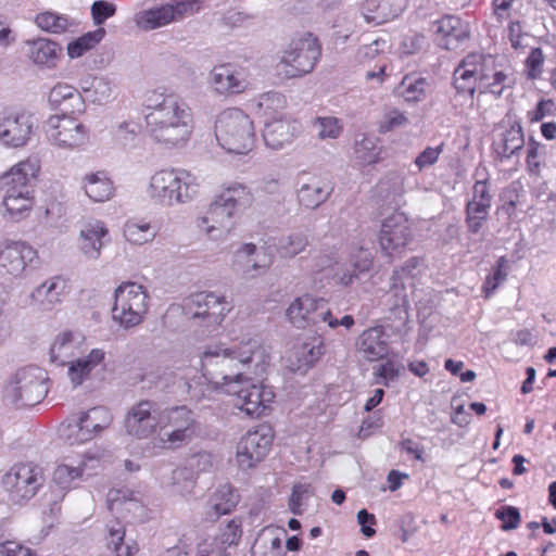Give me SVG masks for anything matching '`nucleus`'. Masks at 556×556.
<instances>
[{
  "label": "nucleus",
  "instance_id": "f257e3e1",
  "mask_svg": "<svg viewBox=\"0 0 556 556\" xmlns=\"http://www.w3.org/2000/svg\"><path fill=\"white\" fill-rule=\"evenodd\" d=\"M148 102L144 117L151 139L165 148L185 146L193 129L189 106L172 94H154Z\"/></svg>",
  "mask_w": 556,
  "mask_h": 556
},
{
  "label": "nucleus",
  "instance_id": "f03ea898",
  "mask_svg": "<svg viewBox=\"0 0 556 556\" xmlns=\"http://www.w3.org/2000/svg\"><path fill=\"white\" fill-rule=\"evenodd\" d=\"M255 358L264 362V352L260 342L250 339L238 350L225 349L223 345H210L201 357L203 376L216 387L225 386L243 377L241 370L247 364Z\"/></svg>",
  "mask_w": 556,
  "mask_h": 556
},
{
  "label": "nucleus",
  "instance_id": "7ed1b4c3",
  "mask_svg": "<svg viewBox=\"0 0 556 556\" xmlns=\"http://www.w3.org/2000/svg\"><path fill=\"white\" fill-rule=\"evenodd\" d=\"M251 201L252 197L247 187L240 184L230 186L215 198L206 215L198 219V227L210 236L218 229L229 233L235 218Z\"/></svg>",
  "mask_w": 556,
  "mask_h": 556
},
{
  "label": "nucleus",
  "instance_id": "20e7f679",
  "mask_svg": "<svg viewBox=\"0 0 556 556\" xmlns=\"http://www.w3.org/2000/svg\"><path fill=\"white\" fill-rule=\"evenodd\" d=\"M197 192L195 177L182 169H161L151 176L148 187L149 198L162 206L187 203Z\"/></svg>",
  "mask_w": 556,
  "mask_h": 556
},
{
  "label": "nucleus",
  "instance_id": "39448f33",
  "mask_svg": "<svg viewBox=\"0 0 556 556\" xmlns=\"http://www.w3.org/2000/svg\"><path fill=\"white\" fill-rule=\"evenodd\" d=\"M215 137L228 153L247 154L255 142L253 122L240 109L225 110L215 121Z\"/></svg>",
  "mask_w": 556,
  "mask_h": 556
},
{
  "label": "nucleus",
  "instance_id": "423d86ee",
  "mask_svg": "<svg viewBox=\"0 0 556 556\" xmlns=\"http://www.w3.org/2000/svg\"><path fill=\"white\" fill-rule=\"evenodd\" d=\"M48 375L36 366L18 368L13 372L3 390L4 399L17 408L39 404L48 394Z\"/></svg>",
  "mask_w": 556,
  "mask_h": 556
},
{
  "label": "nucleus",
  "instance_id": "0eeeda50",
  "mask_svg": "<svg viewBox=\"0 0 556 556\" xmlns=\"http://www.w3.org/2000/svg\"><path fill=\"white\" fill-rule=\"evenodd\" d=\"M201 431L197 414L186 405L162 410L159 439L170 448L189 444Z\"/></svg>",
  "mask_w": 556,
  "mask_h": 556
},
{
  "label": "nucleus",
  "instance_id": "6e6552de",
  "mask_svg": "<svg viewBox=\"0 0 556 556\" xmlns=\"http://www.w3.org/2000/svg\"><path fill=\"white\" fill-rule=\"evenodd\" d=\"M321 55V46L313 34L293 38L281 52L278 67H283L288 78L302 77L311 73Z\"/></svg>",
  "mask_w": 556,
  "mask_h": 556
},
{
  "label": "nucleus",
  "instance_id": "1a4fd4ad",
  "mask_svg": "<svg viewBox=\"0 0 556 556\" xmlns=\"http://www.w3.org/2000/svg\"><path fill=\"white\" fill-rule=\"evenodd\" d=\"M112 318L125 329L139 325L148 311V294L142 286L126 282L114 292Z\"/></svg>",
  "mask_w": 556,
  "mask_h": 556
},
{
  "label": "nucleus",
  "instance_id": "9d476101",
  "mask_svg": "<svg viewBox=\"0 0 556 556\" xmlns=\"http://www.w3.org/2000/svg\"><path fill=\"white\" fill-rule=\"evenodd\" d=\"M111 422L112 415L108 408L92 407L81 413L79 417L68 418L67 424L62 426L61 435L71 445L85 443L106 429Z\"/></svg>",
  "mask_w": 556,
  "mask_h": 556
},
{
  "label": "nucleus",
  "instance_id": "9b49d317",
  "mask_svg": "<svg viewBox=\"0 0 556 556\" xmlns=\"http://www.w3.org/2000/svg\"><path fill=\"white\" fill-rule=\"evenodd\" d=\"M198 11L195 0H172L136 14L137 26L146 31L179 23Z\"/></svg>",
  "mask_w": 556,
  "mask_h": 556
},
{
  "label": "nucleus",
  "instance_id": "f8f14e48",
  "mask_svg": "<svg viewBox=\"0 0 556 556\" xmlns=\"http://www.w3.org/2000/svg\"><path fill=\"white\" fill-rule=\"evenodd\" d=\"M184 311L190 319L199 320L206 328H215L230 307L223 296L213 292H198L185 300Z\"/></svg>",
  "mask_w": 556,
  "mask_h": 556
},
{
  "label": "nucleus",
  "instance_id": "ddd939ff",
  "mask_svg": "<svg viewBox=\"0 0 556 556\" xmlns=\"http://www.w3.org/2000/svg\"><path fill=\"white\" fill-rule=\"evenodd\" d=\"M49 141L62 149H74L85 144L88 128L73 116L51 115L45 125Z\"/></svg>",
  "mask_w": 556,
  "mask_h": 556
},
{
  "label": "nucleus",
  "instance_id": "4468645a",
  "mask_svg": "<svg viewBox=\"0 0 556 556\" xmlns=\"http://www.w3.org/2000/svg\"><path fill=\"white\" fill-rule=\"evenodd\" d=\"M227 392L236 395V405L252 417L263 415L275 397L271 389L252 383L250 379L243 377L230 383Z\"/></svg>",
  "mask_w": 556,
  "mask_h": 556
},
{
  "label": "nucleus",
  "instance_id": "2eb2a0df",
  "mask_svg": "<svg viewBox=\"0 0 556 556\" xmlns=\"http://www.w3.org/2000/svg\"><path fill=\"white\" fill-rule=\"evenodd\" d=\"M3 485L13 502L31 498L43 483L42 471L31 464L13 466L3 477Z\"/></svg>",
  "mask_w": 556,
  "mask_h": 556
},
{
  "label": "nucleus",
  "instance_id": "dca6fc26",
  "mask_svg": "<svg viewBox=\"0 0 556 556\" xmlns=\"http://www.w3.org/2000/svg\"><path fill=\"white\" fill-rule=\"evenodd\" d=\"M412 241V226L404 213L394 212L382 222L379 244L386 255L401 254Z\"/></svg>",
  "mask_w": 556,
  "mask_h": 556
},
{
  "label": "nucleus",
  "instance_id": "f3484780",
  "mask_svg": "<svg viewBox=\"0 0 556 556\" xmlns=\"http://www.w3.org/2000/svg\"><path fill=\"white\" fill-rule=\"evenodd\" d=\"M35 124L30 114L20 111L0 113V144L5 148L25 147L34 132Z\"/></svg>",
  "mask_w": 556,
  "mask_h": 556
},
{
  "label": "nucleus",
  "instance_id": "a211bd4d",
  "mask_svg": "<svg viewBox=\"0 0 556 556\" xmlns=\"http://www.w3.org/2000/svg\"><path fill=\"white\" fill-rule=\"evenodd\" d=\"M162 410L152 401H140L132 406L125 419V427L128 434L137 439H147L154 434L157 429L161 431Z\"/></svg>",
  "mask_w": 556,
  "mask_h": 556
},
{
  "label": "nucleus",
  "instance_id": "6ab92c4d",
  "mask_svg": "<svg viewBox=\"0 0 556 556\" xmlns=\"http://www.w3.org/2000/svg\"><path fill=\"white\" fill-rule=\"evenodd\" d=\"M39 162L36 159L24 160L14 165L0 177V189L3 194L33 197L34 182L39 172Z\"/></svg>",
  "mask_w": 556,
  "mask_h": 556
},
{
  "label": "nucleus",
  "instance_id": "aec40b11",
  "mask_svg": "<svg viewBox=\"0 0 556 556\" xmlns=\"http://www.w3.org/2000/svg\"><path fill=\"white\" fill-rule=\"evenodd\" d=\"M265 430V428H261L249 431L238 443L236 458L241 469L253 468L267 455L271 444V435Z\"/></svg>",
  "mask_w": 556,
  "mask_h": 556
},
{
  "label": "nucleus",
  "instance_id": "412c9836",
  "mask_svg": "<svg viewBox=\"0 0 556 556\" xmlns=\"http://www.w3.org/2000/svg\"><path fill=\"white\" fill-rule=\"evenodd\" d=\"M484 55L482 53H470L455 68L453 85L458 93H468L472 97L477 89V81L484 77Z\"/></svg>",
  "mask_w": 556,
  "mask_h": 556
},
{
  "label": "nucleus",
  "instance_id": "4be33fe9",
  "mask_svg": "<svg viewBox=\"0 0 556 556\" xmlns=\"http://www.w3.org/2000/svg\"><path fill=\"white\" fill-rule=\"evenodd\" d=\"M273 264V255L265 248L245 243L233 255V267L245 277L265 273Z\"/></svg>",
  "mask_w": 556,
  "mask_h": 556
},
{
  "label": "nucleus",
  "instance_id": "5701e85b",
  "mask_svg": "<svg viewBox=\"0 0 556 556\" xmlns=\"http://www.w3.org/2000/svg\"><path fill=\"white\" fill-rule=\"evenodd\" d=\"M438 45L446 50H457L469 40V26L454 15H446L433 23Z\"/></svg>",
  "mask_w": 556,
  "mask_h": 556
},
{
  "label": "nucleus",
  "instance_id": "b1692460",
  "mask_svg": "<svg viewBox=\"0 0 556 556\" xmlns=\"http://www.w3.org/2000/svg\"><path fill=\"white\" fill-rule=\"evenodd\" d=\"M300 132L301 124L298 121L279 116L265 122L263 138L268 148L280 150Z\"/></svg>",
  "mask_w": 556,
  "mask_h": 556
},
{
  "label": "nucleus",
  "instance_id": "393cba45",
  "mask_svg": "<svg viewBox=\"0 0 556 556\" xmlns=\"http://www.w3.org/2000/svg\"><path fill=\"white\" fill-rule=\"evenodd\" d=\"M37 260V252L30 245L21 241L5 244L0 252V264L13 276L21 275L27 266Z\"/></svg>",
  "mask_w": 556,
  "mask_h": 556
},
{
  "label": "nucleus",
  "instance_id": "a878e982",
  "mask_svg": "<svg viewBox=\"0 0 556 556\" xmlns=\"http://www.w3.org/2000/svg\"><path fill=\"white\" fill-rule=\"evenodd\" d=\"M66 290V280L60 276L52 277L38 286L30 294V305L39 311H51Z\"/></svg>",
  "mask_w": 556,
  "mask_h": 556
},
{
  "label": "nucleus",
  "instance_id": "bb28decb",
  "mask_svg": "<svg viewBox=\"0 0 556 556\" xmlns=\"http://www.w3.org/2000/svg\"><path fill=\"white\" fill-rule=\"evenodd\" d=\"M356 346L363 357L369 362L378 361L388 355V336L382 327L369 328L362 332Z\"/></svg>",
  "mask_w": 556,
  "mask_h": 556
},
{
  "label": "nucleus",
  "instance_id": "cd10ccee",
  "mask_svg": "<svg viewBox=\"0 0 556 556\" xmlns=\"http://www.w3.org/2000/svg\"><path fill=\"white\" fill-rule=\"evenodd\" d=\"M109 240V231L100 220L87 223L79 233V248L89 258L96 260Z\"/></svg>",
  "mask_w": 556,
  "mask_h": 556
},
{
  "label": "nucleus",
  "instance_id": "c85d7f7f",
  "mask_svg": "<svg viewBox=\"0 0 556 556\" xmlns=\"http://www.w3.org/2000/svg\"><path fill=\"white\" fill-rule=\"evenodd\" d=\"M104 359L105 352L102 349H93L87 356L71 361L67 375L73 386H80L89 378L92 370L103 364Z\"/></svg>",
  "mask_w": 556,
  "mask_h": 556
},
{
  "label": "nucleus",
  "instance_id": "c756f323",
  "mask_svg": "<svg viewBox=\"0 0 556 556\" xmlns=\"http://www.w3.org/2000/svg\"><path fill=\"white\" fill-rule=\"evenodd\" d=\"M395 1L366 0L361 7V13L367 23L381 25L396 17L402 11Z\"/></svg>",
  "mask_w": 556,
  "mask_h": 556
},
{
  "label": "nucleus",
  "instance_id": "7c9ffc66",
  "mask_svg": "<svg viewBox=\"0 0 556 556\" xmlns=\"http://www.w3.org/2000/svg\"><path fill=\"white\" fill-rule=\"evenodd\" d=\"M210 84L220 94L239 93L245 87L244 80L230 65L215 66L210 73Z\"/></svg>",
  "mask_w": 556,
  "mask_h": 556
},
{
  "label": "nucleus",
  "instance_id": "2f4dec72",
  "mask_svg": "<svg viewBox=\"0 0 556 556\" xmlns=\"http://www.w3.org/2000/svg\"><path fill=\"white\" fill-rule=\"evenodd\" d=\"M239 503V495L230 484L220 485L208 502L206 517L211 521L217 520L222 515L229 514Z\"/></svg>",
  "mask_w": 556,
  "mask_h": 556
},
{
  "label": "nucleus",
  "instance_id": "473e14b6",
  "mask_svg": "<svg viewBox=\"0 0 556 556\" xmlns=\"http://www.w3.org/2000/svg\"><path fill=\"white\" fill-rule=\"evenodd\" d=\"M323 353L320 343L304 342L295 345L288 356L289 367L292 371L305 372L319 359Z\"/></svg>",
  "mask_w": 556,
  "mask_h": 556
},
{
  "label": "nucleus",
  "instance_id": "72a5a7b5",
  "mask_svg": "<svg viewBox=\"0 0 556 556\" xmlns=\"http://www.w3.org/2000/svg\"><path fill=\"white\" fill-rule=\"evenodd\" d=\"M473 192L475 200L467 204V224L471 232H478L486 218V180H477Z\"/></svg>",
  "mask_w": 556,
  "mask_h": 556
},
{
  "label": "nucleus",
  "instance_id": "f704fd0d",
  "mask_svg": "<svg viewBox=\"0 0 556 556\" xmlns=\"http://www.w3.org/2000/svg\"><path fill=\"white\" fill-rule=\"evenodd\" d=\"M332 189L328 184L317 178H311L307 182H302L298 189V200L306 208H316L327 201Z\"/></svg>",
  "mask_w": 556,
  "mask_h": 556
},
{
  "label": "nucleus",
  "instance_id": "c9c22d12",
  "mask_svg": "<svg viewBox=\"0 0 556 556\" xmlns=\"http://www.w3.org/2000/svg\"><path fill=\"white\" fill-rule=\"evenodd\" d=\"M81 336L72 331H64L58 334L50 348V361L61 365L68 364L75 356Z\"/></svg>",
  "mask_w": 556,
  "mask_h": 556
},
{
  "label": "nucleus",
  "instance_id": "e433bc0d",
  "mask_svg": "<svg viewBox=\"0 0 556 556\" xmlns=\"http://www.w3.org/2000/svg\"><path fill=\"white\" fill-rule=\"evenodd\" d=\"M85 193L94 202L109 201L115 191L113 181L105 172L87 174L84 179Z\"/></svg>",
  "mask_w": 556,
  "mask_h": 556
},
{
  "label": "nucleus",
  "instance_id": "4c0bfd02",
  "mask_svg": "<svg viewBox=\"0 0 556 556\" xmlns=\"http://www.w3.org/2000/svg\"><path fill=\"white\" fill-rule=\"evenodd\" d=\"M523 143L525 139L521 127L519 125H510L494 138V153L501 159L510 157L523 147Z\"/></svg>",
  "mask_w": 556,
  "mask_h": 556
},
{
  "label": "nucleus",
  "instance_id": "58836bf2",
  "mask_svg": "<svg viewBox=\"0 0 556 556\" xmlns=\"http://www.w3.org/2000/svg\"><path fill=\"white\" fill-rule=\"evenodd\" d=\"M352 269L346 268L337 271L333 276L336 281L343 287L352 285L359 278L361 274L367 273L372 266V255L369 251L359 248V250L352 255Z\"/></svg>",
  "mask_w": 556,
  "mask_h": 556
},
{
  "label": "nucleus",
  "instance_id": "ea45409f",
  "mask_svg": "<svg viewBox=\"0 0 556 556\" xmlns=\"http://www.w3.org/2000/svg\"><path fill=\"white\" fill-rule=\"evenodd\" d=\"M29 47L28 56L30 60L38 65H47L52 67L55 65V61L61 52L60 46L48 38H37L27 41Z\"/></svg>",
  "mask_w": 556,
  "mask_h": 556
},
{
  "label": "nucleus",
  "instance_id": "a19ab883",
  "mask_svg": "<svg viewBox=\"0 0 556 556\" xmlns=\"http://www.w3.org/2000/svg\"><path fill=\"white\" fill-rule=\"evenodd\" d=\"M86 99L93 103L108 102L113 94L112 81L106 77L88 76L79 83Z\"/></svg>",
  "mask_w": 556,
  "mask_h": 556
},
{
  "label": "nucleus",
  "instance_id": "79ce46f5",
  "mask_svg": "<svg viewBox=\"0 0 556 556\" xmlns=\"http://www.w3.org/2000/svg\"><path fill=\"white\" fill-rule=\"evenodd\" d=\"M316 303V298L311 294H304L296 298L286 311V316L289 321L299 329L307 327V318L309 316L313 305Z\"/></svg>",
  "mask_w": 556,
  "mask_h": 556
},
{
  "label": "nucleus",
  "instance_id": "37998d69",
  "mask_svg": "<svg viewBox=\"0 0 556 556\" xmlns=\"http://www.w3.org/2000/svg\"><path fill=\"white\" fill-rule=\"evenodd\" d=\"M392 287L388 293V305L391 315L396 320L404 323L408 318V300L403 286L396 283L395 276H392Z\"/></svg>",
  "mask_w": 556,
  "mask_h": 556
},
{
  "label": "nucleus",
  "instance_id": "c03bdc74",
  "mask_svg": "<svg viewBox=\"0 0 556 556\" xmlns=\"http://www.w3.org/2000/svg\"><path fill=\"white\" fill-rule=\"evenodd\" d=\"M197 479V472L187 466L174 469L172 472V486L174 492L184 497L193 495Z\"/></svg>",
  "mask_w": 556,
  "mask_h": 556
},
{
  "label": "nucleus",
  "instance_id": "a18cd8bd",
  "mask_svg": "<svg viewBox=\"0 0 556 556\" xmlns=\"http://www.w3.org/2000/svg\"><path fill=\"white\" fill-rule=\"evenodd\" d=\"M105 29L98 27L93 31H89L67 46V54L71 59H77L84 55L87 51L94 48L105 36Z\"/></svg>",
  "mask_w": 556,
  "mask_h": 556
},
{
  "label": "nucleus",
  "instance_id": "49530a36",
  "mask_svg": "<svg viewBox=\"0 0 556 556\" xmlns=\"http://www.w3.org/2000/svg\"><path fill=\"white\" fill-rule=\"evenodd\" d=\"M35 22L39 28L52 34H62L66 31L68 27L77 25L74 20H70L67 16L54 12L40 13L36 16Z\"/></svg>",
  "mask_w": 556,
  "mask_h": 556
},
{
  "label": "nucleus",
  "instance_id": "de8ad7c7",
  "mask_svg": "<svg viewBox=\"0 0 556 556\" xmlns=\"http://www.w3.org/2000/svg\"><path fill=\"white\" fill-rule=\"evenodd\" d=\"M125 529L119 522L109 528L108 546L116 556H131L136 553V544L124 542Z\"/></svg>",
  "mask_w": 556,
  "mask_h": 556
},
{
  "label": "nucleus",
  "instance_id": "09e8293b",
  "mask_svg": "<svg viewBox=\"0 0 556 556\" xmlns=\"http://www.w3.org/2000/svg\"><path fill=\"white\" fill-rule=\"evenodd\" d=\"M354 153L359 164L371 165L379 160L380 147L375 138L364 136L361 140L355 141Z\"/></svg>",
  "mask_w": 556,
  "mask_h": 556
},
{
  "label": "nucleus",
  "instance_id": "8fccbe9b",
  "mask_svg": "<svg viewBox=\"0 0 556 556\" xmlns=\"http://www.w3.org/2000/svg\"><path fill=\"white\" fill-rule=\"evenodd\" d=\"M403 90L402 94L406 101L419 102L427 98L430 85L426 78H410L404 77L401 84Z\"/></svg>",
  "mask_w": 556,
  "mask_h": 556
},
{
  "label": "nucleus",
  "instance_id": "3c124183",
  "mask_svg": "<svg viewBox=\"0 0 556 556\" xmlns=\"http://www.w3.org/2000/svg\"><path fill=\"white\" fill-rule=\"evenodd\" d=\"M252 556H282L281 540L268 533L260 534L252 548Z\"/></svg>",
  "mask_w": 556,
  "mask_h": 556
},
{
  "label": "nucleus",
  "instance_id": "603ef678",
  "mask_svg": "<svg viewBox=\"0 0 556 556\" xmlns=\"http://www.w3.org/2000/svg\"><path fill=\"white\" fill-rule=\"evenodd\" d=\"M2 205L10 217L17 222L24 216L25 212L31 208L33 197H23L21 192L12 197L3 194Z\"/></svg>",
  "mask_w": 556,
  "mask_h": 556
},
{
  "label": "nucleus",
  "instance_id": "864d4df0",
  "mask_svg": "<svg viewBox=\"0 0 556 556\" xmlns=\"http://www.w3.org/2000/svg\"><path fill=\"white\" fill-rule=\"evenodd\" d=\"M309 316L307 318L308 326H319L320 324H327L330 328L338 327V318L333 317L328 302L324 298H316V303L313 305Z\"/></svg>",
  "mask_w": 556,
  "mask_h": 556
},
{
  "label": "nucleus",
  "instance_id": "5fc2aeb1",
  "mask_svg": "<svg viewBox=\"0 0 556 556\" xmlns=\"http://www.w3.org/2000/svg\"><path fill=\"white\" fill-rule=\"evenodd\" d=\"M286 105L285 97L277 91L265 92L260 96L257 106L264 116L278 117V113Z\"/></svg>",
  "mask_w": 556,
  "mask_h": 556
},
{
  "label": "nucleus",
  "instance_id": "6e6d98bb",
  "mask_svg": "<svg viewBox=\"0 0 556 556\" xmlns=\"http://www.w3.org/2000/svg\"><path fill=\"white\" fill-rule=\"evenodd\" d=\"M155 236V232L151 229L150 224H139L135 222H128L124 226V237L126 240L134 244H143L151 241Z\"/></svg>",
  "mask_w": 556,
  "mask_h": 556
},
{
  "label": "nucleus",
  "instance_id": "4d7b16f0",
  "mask_svg": "<svg viewBox=\"0 0 556 556\" xmlns=\"http://www.w3.org/2000/svg\"><path fill=\"white\" fill-rule=\"evenodd\" d=\"M307 238L302 233H292L279 240L277 249L282 257H293L307 245Z\"/></svg>",
  "mask_w": 556,
  "mask_h": 556
},
{
  "label": "nucleus",
  "instance_id": "13d9d810",
  "mask_svg": "<svg viewBox=\"0 0 556 556\" xmlns=\"http://www.w3.org/2000/svg\"><path fill=\"white\" fill-rule=\"evenodd\" d=\"M242 535V530L240 523L232 519L230 520L225 529H223L218 539H216L214 545L219 547H227V549L231 546H235L239 543Z\"/></svg>",
  "mask_w": 556,
  "mask_h": 556
},
{
  "label": "nucleus",
  "instance_id": "bf43d9fd",
  "mask_svg": "<svg viewBox=\"0 0 556 556\" xmlns=\"http://www.w3.org/2000/svg\"><path fill=\"white\" fill-rule=\"evenodd\" d=\"M494 516L502 521L501 529L503 531L516 529L521 520L518 508L514 506H502L495 510Z\"/></svg>",
  "mask_w": 556,
  "mask_h": 556
},
{
  "label": "nucleus",
  "instance_id": "052dcab7",
  "mask_svg": "<svg viewBox=\"0 0 556 556\" xmlns=\"http://www.w3.org/2000/svg\"><path fill=\"white\" fill-rule=\"evenodd\" d=\"M93 24L101 26L108 18L116 13V7L104 0H97L90 8Z\"/></svg>",
  "mask_w": 556,
  "mask_h": 556
},
{
  "label": "nucleus",
  "instance_id": "680f3d73",
  "mask_svg": "<svg viewBox=\"0 0 556 556\" xmlns=\"http://www.w3.org/2000/svg\"><path fill=\"white\" fill-rule=\"evenodd\" d=\"M85 97L76 88L74 94L67 98L65 103L59 109L61 114L59 116H72L75 114H83L86 111Z\"/></svg>",
  "mask_w": 556,
  "mask_h": 556
},
{
  "label": "nucleus",
  "instance_id": "e2e57ef3",
  "mask_svg": "<svg viewBox=\"0 0 556 556\" xmlns=\"http://www.w3.org/2000/svg\"><path fill=\"white\" fill-rule=\"evenodd\" d=\"M81 476L80 467L60 465L53 472V481L61 488H67L70 483Z\"/></svg>",
  "mask_w": 556,
  "mask_h": 556
},
{
  "label": "nucleus",
  "instance_id": "0e129e2a",
  "mask_svg": "<svg viewBox=\"0 0 556 556\" xmlns=\"http://www.w3.org/2000/svg\"><path fill=\"white\" fill-rule=\"evenodd\" d=\"M74 87L67 84H56L49 92L48 101L50 105L59 110L71 94H74Z\"/></svg>",
  "mask_w": 556,
  "mask_h": 556
},
{
  "label": "nucleus",
  "instance_id": "69168bd1",
  "mask_svg": "<svg viewBox=\"0 0 556 556\" xmlns=\"http://www.w3.org/2000/svg\"><path fill=\"white\" fill-rule=\"evenodd\" d=\"M543 63L544 56L542 50L540 48L532 49L526 60V71L528 78H539L542 73Z\"/></svg>",
  "mask_w": 556,
  "mask_h": 556
},
{
  "label": "nucleus",
  "instance_id": "338daca9",
  "mask_svg": "<svg viewBox=\"0 0 556 556\" xmlns=\"http://www.w3.org/2000/svg\"><path fill=\"white\" fill-rule=\"evenodd\" d=\"M318 137L321 139L337 138L341 132V127L334 117H319L316 122Z\"/></svg>",
  "mask_w": 556,
  "mask_h": 556
},
{
  "label": "nucleus",
  "instance_id": "774afa93",
  "mask_svg": "<svg viewBox=\"0 0 556 556\" xmlns=\"http://www.w3.org/2000/svg\"><path fill=\"white\" fill-rule=\"evenodd\" d=\"M0 556H34V553L15 541H5L0 543Z\"/></svg>",
  "mask_w": 556,
  "mask_h": 556
}]
</instances>
